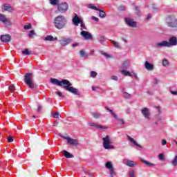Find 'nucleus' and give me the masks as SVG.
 <instances>
[{"mask_svg":"<svg viewBox=\"0 0 177 177\" xmlns=\"http://www.w3.org/2000/svg\"><path fill=\"white\" fill-rule=\"evenodd\" d=\"M50 82L51 84L57 85V86H63L65 91H67L68 92H70L73 95H80V91H78V89H77L76 88L71 86V83L68 80H62V81H60L56 78H52L50 80Z\"/></svg>","mask_w":177,"mask_h":177,"instance_id":"f257e3e1","label":"nucleus"},{"mask_svg":"<svg viewBox=\"0 0 177 177\" xmlns=\"http://www.w3.org/2000/svg\"><path fill=\"white\" fill-rule=\"evenodd\" d=\"M67 19L63 15H59L54 20V26L57 30H62L66 27Z\"/></svg>","mask_w":177,"mask_h":177,"instance_id":"f03ea898","label":"nucleus"},{"mask_svg":"<svg viewBox=\"0 0 177 177\" xmlns=\"http://www.w3.org/2000/svg\"><path fill=\"white\" fill-rule=\"evenodd\" d=\"M102 145L105 150H113L114 145H111V138L110 136H106L102 138Z\"/></svg>","mask_w":177,"mask_h":177,"instance_id":"7ed1b4c3","label":"nucleus"},{"mask_svg":"<svg viewBox=\"0 0 177 177\" xmlns=\"http://www.w3.org/2000/svg\"><path fill=\"white\" fill-rule=\"evenodd\" d=\"M166 24L171 28H177V19L176 16L169 15L166 18Z\"/></svg>","mask_w":177,"mask_h":177,"instance_id":"20e7f679","label":"nucleus"},{"mask_svg":"<svg viewBox=\"0 0 177 177\" xmlns=\"http://www.w3.org/2000/svg\"><path fill=\"white\" fill-rule=\"evenodd\" d=\"M105 109L106 110L109 111V113L111 114L113 118L115 119L116 121H118L120 125H122V127H124V125H125L126 122L125 121H124V119L118 118V115H117V113L113 111V110L110 109L108 106H106Z\"/></svg>","mask_w":177,"mask_h":177,"instance_id":"39448f33","label":"nucleus"},{"mask_svg":"<svg viewBox=\"0 0 177 177\" xmlns=\"http://www.w3.org/2000/svg\"><path fill=\"white\" fill-rule=\"evenodd\" d=\"M105 167L106 169H109L111 177L117 176V172L115 171V169H114V167H113V162L111 161L106 162L105 163Z\"/></svg>","mask_w":177,"mask_h":177,"instance_id":"423d86ee","label":"nucleus"},{"mask_svg":"<svg viewBox=\"0 0 177 177\" xmlns=\"http://www.w3.org/2000/svg\"><path fill=\"white\" fill-rule=\"evenodd\" d=\"M25 83L30 89H33L34 83L32 82V74L26 73L25 75Z\"/></svg>","mask_w":177,"mask_h":177,"instance_id":"0eeeda50","label":"nucleus"},{"mask_svg":"<svg viewBox=\"0 0 177 177\" xmlns=\"http://www.w3.org/2000/svg\"><path fill=\"white\" fill-rule=\"evenodd\" d=\"M57 10L59 13H66L68 10V3L66 2H62L58 4Z\"/></svg>","mask_w":177,"mask_h":177,"instance_id":"6e6552de","label":"nucleus"},{"mask_svg":"<svg viewBox=\"0 0 177 177\" xmlns=\"http://www.w3.org/2000/svg\"><path fill=\"white\" fill-rule=\"evenodd\" d=\"M61 46H67L69 44L73 42V39L71 37H62L59 40Z\"/></svg>","mask_w":177,"mask_h":177,"instance_id":"1a4fd4ad","label":"nucleus"},{"mask_svg":"<svg viewBox=\"0 0 177 177\" xmlns=\"http://www.w3.org/2000/svg\"><path fill=\"white\" fill-rule=\"evenodd\" d=\"M62 138L63 139H65V140L67 141V143L71 146H78V145H80V140L77 139H73L70 138V136H63Z\"/></svg>","mask_w":177,"mask_h":177,"instance_id":"9d476101","label":"nucleus"},{"mask_svg":"<svg viewBox=\"0 0 177 177\" xmlns=\"http://www.w3.org/2000/svg\"><path fill=\"white\" fill-rule=\"evenodd\" d=\"M0 21H1V23H3V24H5V26H6L7 27L12 26V22H10V20L6 18L5 15L0 14Z\"/></svg>","mask_w":177,"mask_h":177,"instance_id":"9b49d317","label":"nucleus"},{"mask_svg":"<svg viewBox=\"0 0 177 177\" xmlns=\"http://www.w3.org/2000/svg\"><path fill=\"white\" fill-rule=\"evenodd\" d=\"M123 164L127 165V167H130L131 168H133V167H136L138 165V162L131 160L129 159L123 160Z\"/></svg>","mask_w":177,"mask_h":177,"instance_id":"f8f14e48","label":"nucleus"},{"mask_svg":"<svg viewBox=\"0 0 177 177\" xmlns=\"http://www.w3.org/2000/svg\"><path fill=\"white\" fill-rule=\"evenodd\" d=\"M82 21V19H81L77 14L75 15L74 17L72 19V23L73 26H75L76 27H78Z\"/></svg>","mask_w":177,"mask_h":177,"instance_id":"ddd939ff","label":"nucleus"},{"mask_svg":"<svg viewBox=\"0 0 177 177\" xmlns=\"http://www.w3.org/2000/svg\"><path fill=\"white\" fill-rule=\"evenodd\" d=\"M141 114H142L143 117L147 120H150V109H149V108L145 107L141 109Z\"/></svg>","mask_w":177,"mask_h":177,"instance_id":"4468645a","label":"nucleus"},{"mask_svg":"<svg viewBox=\"0 0 177 177\" xmlns=\"http://www.w3.org/2000/svg\"><path fill=\"white\" fill-rule=\"evenodd\" d=\"M177 45V39L175 37H171L169 39V41H167L168 48H171V46H176Z\"/></svg>","mask_w":177,"mask_h":177,"instance_id":"2eb2a0df","label":"nucleus"},{"mask_svg":"<svg viewBox=\"0 0 177 177\" xmlns=\"http://www.w3.org/2000/svg\"><path fill=\"white\" fill-rule=\"evenodd\" d=\"M80 35L84 38V39H92V34L88 31L82 30L80 32Z\"/></svg>","mask_w":177,"mask_h":177,"instance_id":"dca6fc26","label":"nucleus"},{"mask_svg":"<svg viewBox=\"0 0 177 177\" xmlns=\"http://www.w3.org/2000/svg\"><path fill=\"white\" fill-rule=\"evenodd\" d=\"M130 67H131V61L127 59L122 62V68H123L124 70H127V69L129 68Z\"/></svg>","mask_w":177,"mask_h":177,"instance_id":"f3484780","label":"nucleus"},{"mask_svg":"<svg viewBox=\"0 0 177 177\" xmlns=\"http://www.w3.org/2000/svg\"><path fill=\"white\" fill-rule=\"evenodd\" d=\"M164 47L168 48V41L165 40L161 42H158L156 44V48H164Z\"/></svg>","mask_w":177,"mask_h":177,"instance_id":"a211bd4d","label":"nucleus"},{"mask_svg":"<svg viewBox=\"0 0 177 177\" xmlns=\"http://www.w3.org/2000/svg\"><path fill=\"white\" fill-rule=\"evenodd\" d=\"M126 24H127L129 27H136V22L129 18L126 19Z\"/></svg>","mask_w":177,"mask_h":177,"instance_id":"6ab92c4d","label":"nucleus"},{"mask_svg":"<svg viewBox=\"0 0 177 177\" xmlns=\"http://www.w3.org/2000/svg\"><path fill=\"white\" fill-rule=\"evenodd\" d=\"M1 42H10V35H1L0 37Z\"/></svg>","mask_w":177,"mask_h":177,"instance_id":"aec40b11","label":"nucleus"},{"mask_svg":"<svg viewBox=\"0 0 177 177\" xmlns=\"http://www.w3.org/2000/svg\"><path fill=\"white\" fill-rule=\"evenodd\" d=\"M127 138L129 142H130V143H132L133 145H134V146H137V147H140V148L142 147V146H140L139 144H138V142H136L135 139L132 138L129 135L127 136Z\"/></svg>","mask_w":177,"mask_h":177,"instance_id":"412c9836","label":"nucleus"},{"mask_svg":"<svg viewBox=\"0 0 177 177\" xmlns=\"http://www.w3.org/2000/svg\"><path fill=\"white\" fill-rule=\"evenodd\" d=\"M2 9L6 12H13V7L9 4H3Z\"/></svg>","mask_w":177,"mask_h":177,"instance_id":"4be33fe9","label":"nucleus"},{"mask_svg":"<svg viewBox=\"0 0 177 177\" xmlns=\"http://www.w3.org/2000/svg\"><path fill=\"white\" fill-rule=\"evenodd\" d=\"M120 90L122 92L123 97H125V99H131V94L126 92L124 87H120Z\"/></svg>","mask_w":177,"mask_h":177,"instance_id":"5701e85b","label":"nucleus"},{"mask_svg":"<svg viewBox=\"0 0 177 177\" xmlns=\"http://www.w3.org/2000/svg\"><path fill=\"white\" fill-rule=\"evenodd\" d=\"M145 67L147 70L151 71L154 70V65L150 64L149 62L146 61L145 64Z\"/></svg>","mask_w":177,"mask_h":177,"instance_id":"b1692460","label":"nucleus"},{"mask_svg":"<svg viewBox=\"0 0 177 177\" xmlns=\"http://www.w3.org/2000/svg\"><path fill=\"white\" fill-rule=\"evenodd\" d=\"M62 153H63L64 157H66V158H74V156L66 150H63Z\"/></svg>","mask_w":177,"mask_h":177,"instance_id":"393cba45","label":"nucleus"},{"mask_svg":"<svg viewBox=\"0 0 177 177\" xmlns=\"http://www.w3.org/2000/svg\"><path fill=\"white\" fill-rule=\"evenodd\" d=\"M44 41H57V37H53L52 35H47L44 39Z\"/></svg>","mask_w":177,"mask_h":177,"instance_id":"a878e982","label":"nucleus"},{"mask_svg":"<svg viewBox=\"0 0 177 177\" xmlns=\"http://www.w3.org/2000/svg\"><path fill=\"white\" fill-rule=\"evenodd\" d=\"M110 41L111 42V44H113L115 48H116L117 49H121V45H120V43L112 39H111Z\"/></svg>","mask_w":177,"mask_h":177,"instance_id":"bb28decb","label":"nucleus"},{"mask_svg":"<svg viewBox=\"0 0 177 177\" xmlns=\"http://www.w3.org/2000/svg\"><path fill=\"white\" fill-rule=\"evenodd\" d=\"M87 8L88 9H91L92 10H100V9H99V8L95 6V5L90 3L87 5Z\"/></svg>","mask_w":177,"mask_h":177,"instance_id":"cd10ccee","label":"nucleus"},{"mask_svg":"<svg viewBox=\"0 0 177 177\" xmlns=\"http://www.w3.org/2000/svg\"><path fill=\"white\" fill-rule=\"evenodd\" d=\"M97 41H99L100 44H103V42H106V37L103 35H99L97 36Z\"/></svg>","mask_w":177,"mask_h":177,"instance_id":"c85d7f7f","label":"nucleus"},{"mask_svg":"<svg viewBox=\"0 0 177 177\" xmlns=\"http://www.w3.org/2000/svg\"><path fill=\"white\" fill-rule=\"evenodd\" d=\"M140 161H142V162H144V164H145V165H147V167H154V164H153L147 160H145L142 158L140 159Z\"/></svg>","mask_w":177,"mask_h":177,"instance_id":"c756f323","label":"nucleus"},{"mask_svg":"<svg viewBox=\"0 0 177 177\" xmlns=\"http://www.w3.org/2000/svg\"><path fill=\"white\" fill-rule=\"evenodd\" d=\"M140 161H142V162H144V164H145V165H147V167H154V164H153L147 160H145L142 158L140 159Z\"/></svg>","mask_w":177,"mask_h":177,"instance_id":"7c9ffc66","label":"nucleus"},{"mask_svg":"<svg viewBox=\"0 0 177 177\" xmlns=\"http://www.w3.org/2000/svg\"><path fill=\"white\" fill-rule=\"evenodd\" d=\"M121 74H122V75H125V77H132V74L128 71L122 70L121 71Z\"/></svg>","mask_w":177,"mask_h":177,"instance_id":"2f4dec72","label":"nucleus"},{"mask_svg":"<svg viewBox=\"0 0 177 177\" xmlns=\"http://www.w3.org/2000/svg\"><path fill=\"white\" fill-rule=\"evenodd\" d=\"M50 5L56 6L59 5L60 0H49Z\"/></svg>","mask_w":177,"mask_h":177,"instance_id":"473e14b6","label":"nucleus"},{"mask_svg":"<svg viewBox=\"0 0 177 177\" xmlns=\"http://www.w3.org/2000/svg\"><path fill=\"white\" fill-rule=\"evenodd\" d=\"M97 12H100L99 13V16L102 18V19H104V17H106V12L100 9V10H97Z\"/></svg>","mask_w":177,"mask_h":177,"instance_id":"72a5a7b5","label":"nucleus"},{"mask_svg":"<svg viewBox=\"0 0 177 177\" xmlns=\"http://www.w3.org/2000/svg\"><path fill=\"white\" fill-rule=\"evenodd\" d=\"M80 30L81 31H84V30H86V26H85V23H84V21L80 22Z\"/></svg>","mask_w":177,"mask_h":177,"instance_id":"f704fd0d","label":"nucleus"},{"mask_svg":"<svg viewBox=\"0 0 177 177\" xmlns=\"http://www.w3.org/2000/svg\"><path fill=\"white\" fill-rule=\"evenodd\" d=\"M8 90L10 91V92L13 93V92H15L16 91V87L15 86V85L12 84L10 86H9Z\"/></svg>","mask_w":177,"mask_h":177,"instance_id":"c9c22d12","label":"nucleus"},{"mask_svg":"<svg viewBox=\"0 0 177 177\" xmlns=\"http://www.w3.org/2000/svg\"><path fill=\"white\" fill-rule=\"evenodd\" d=\"M80 54L82 56V57H88V54L85 53V50H81L80 51Z\"/></svg>","mask_w":177,"mask_h":177,"instance_id":"e433bc0d","label":"nucleus"},{"mask_svg":"<svg viewBox=\"0 0 177 177\" xmlns=\"http://www.w3.org/2000/svg\"><path fill=\"white\" fill-rule=\"evenodd\" d=\"M34 35H35V31L34 30H30L28 34V37L34 38Z\"/></svg>","mask_w":177,"mask_h":177,"instance_id":"4c0bfd02","label":"nucleus"},{"mask_svg":"<svg viewBox=\"0 0 177 177\" xmlns=\"http://www.w3.org/2000/svg\"><path fill=\"white\" fill-rule=\"evenodd\" d=\"M93 117L94 118H100V117H102V114L95 112V113H93Z\"/></svg>","mask_w":177,"mask_h":177,"instance_id":"58836bf2","label":"nucleus"},{"mask_svg":"<svg viewBox=\"0 0 177 177\" xmlns=\"http://www.w3.org/2000/svg\"><path fill=\"white\" fill-rule=\"evenodd\" d=\"M171 164H172V165H174V167H176V165H177V156H176L174 158L173 160L171 161Z\"/></svg>","mask_w":177,"mask_h":177,"instance_id":"ea45409f","label":"nucleus"},{"mask_svg":"<svg viewBox=\"0 0 177 177\" xmlns=\"http://www.w3.org/2000/svg\"><path fill=\"white\" fill-rule=\"evenodd\" d=\"M91 77L92 78H96V77H97V73H96L93 71H91Z\"/></svg>","mask_w":177,"mask_h":177,"instance_id":"a19ab883","label":"nucleus"},{"mask_svg":"<svg viewBox=\"0 0 177 177\" xmlns=\"http://www.w3.org/2000/svg\"><path fill=\"white\" fill-rule=\"evenodd\" d=\"M97 129H109V127L107 126H102V125H97Z\"/></svg>","mask_w":177,"mask_h":177,"instance_id":"79ce46f5","label":"nucleus"},{"mask_svg":"<svg viewBox=\"0 0 177 177\" xmlns=\"http://www.w3.org/2000/svg\"><path fill=\"white\" fill-rule=\"evenodd\" d=\"M158 158L159 160H160L161 161H164V160H165V156H164V153H160L158 155Z\"/></svg>","mask_w":177,"mask_h":177,"instance_id":"37998d69","label":"nucleus"},{"mask_svg":"<svg viewBox=\"0 0 177 177\" xmlns=\"http://www.w3.org/2000/svg\"><path fill=\"white\" fill-rule=\"evenodd\" d=\"M129 177H135V170H131L129 171Z\"/></svg>","mask_w":177,"mask_h":177,"instance_id":"c03bdc74","label":"nucleus"},{"mask_svg":"<svg viewBox=\"0 0 177 177\" xmlns=\"http://www.w3.org/2000/svg\"><path fill=\"white\" fill-rule=\"evenodd\" d=\"M31 27H32L31 24H28V25H25L24 26V30H30Z\"/></svg>","mask_w":177,"mask_h":177,"instance_id":"a18cd8bd","label":"nucleus"},{"mask_svg":"<svg viewBox=\"0 0 177 177\" xmlns=\"http://www.w3.org/2000/svg\"><path fill=\"white\" fill-rule=\"evenodd\" d=\"M162 64V66H164V67H167V66H168L169 64L168 60H167L166 59H163Z\"/></svg>","mask_w":177,"mask_h":177,"instance_id":"49530a36","label":"nucleus"},{"mask_svg":"<svg viewBox=\"0 0 177 177\" xmlns=\"http://www.w3.org/2000/svg\"><path fill=\"white\" fill-rule=\"evenodd\" d=\"M88 125H89L90 127H94L95 128H97V125H98V124H96V123H95V122H89V123H88Z\"/></svg>","mask_w":177,"mask_h":177,"instance_id":"de8ad7c7","label":"nucleus"},{"mask_svg":"<svg viewBox=\"0 0 177 177\" xmlns=\"http://www.w3.org/2000/svg\"><path fill=\"white\" fill-rule=\"evenodd\" d=\"M101 55H103L104 56H105V57H111L110 55L106 53H104L103 51L101 52Z\"/></svg>","mask_w":177,"mask_h":177,"instance_id":"09e8293b","label":"nucleus"},{"mask_svg":"<svg viewBox=\"0 0 177 177\" xmlns=\"http://www.w3.org/2000/svg\"><path fill=\"white\" fill-rule=\"evenodd\" d=\"M23 55H30V51L26 49L25 50L22 51Z\"/></svg>","mask_w":177,"mask_h":177,"instance_id":"8fccbe9b","label":"nucleus"},{"mask_svg":"<svg viewBox=\"0 0 177 177\" xmlns=\"http://www.w3.org/2000/svg\"><path fill=\"white\" fill-rule=\"evenodd\" d=\"M53 117L54 118H59V113H57V112L54 113L53 115Z\"/></svg>","mask_w":177,"mask_h":177,"instance_id":"3c124183","label":"nucleus"},{"mask_svg":"<svg viewBox=\"0 0 177 177\" xmlns=\"http://www.w3.org/2000/svg\"><path fill=\"white\" fill-rule=\"evenodd\" d=\"M111 80H113V81H118V77L117 76H111Z\"/></svg>","mask_w":177,"mask_h":177,"instance_id":"603ef678","label":"nucleus"},{"mask_svg":"<svg viewBox=\"0 0 177 177\" xmlns=\"http://www.w3.org/2000/svg\"><path fill=\"white\" fill-rule=\"evenodd\" d=\"M57 95H58L59 97H64V95H63V93H62L60 91H57Z\"/></svg>","mask_w":177,"mask_h":177,"instance_id":"864d4df0","label":"nucleus"},{"mask_svg":"<svg viewBox=\"0 0 177 177\" xmlns=\"http://www.w3.org/2000/svg\"><path fill=\"white\" fill-rule=\"evenodd\" d=\"M159 82H160V80H158V79L157 78L153 79V84H155L156 85H157Z\"/></svg>","mask_w":177,"mask_h":177,"instance_id":"5fc2aeb1","label":"nucleus"},{"mask_svg":"<svg viewBox=\"0 0 177 177\" xmlns=\"http://www.w3.org/2000/svg\"><path fill=\"white\" fill-rule=\"evenodd\" d=\"M8 141L9 142V143H12V142H13V137L9 136L8 138Z\"/></svg>","mask_w":177,"mask_h":177,"instance_id":"6e6d98bb","label":"nucleus"},{"mask_svg":"<svg viewBox=\"0 0 177 177\" xmlns=\"http://www.w3.org/2000/svg\"><path fill=\"white\" fill-rule=\"evenodd\" d=\"M136 12L138 16H140V11H139V8H138L137 6H136Z\"/></svg>","mask_w":177,"mask_h":177,"instance_id":"4d7b16f0","label":"nucleus"},{"mask_svg":"<svg viewBox=\"0 0 177 177\" xmlns=\"http://www.w3.org/2000/svg\"><path fill=\"white\" fill-rule=\"evenodd\" d=\"M170 93H171V95H174L177 96V91L171 90Z\"/></svg>","mask_w":177,"mask_h":177,"instance_id":"13d9d810","label":"nucleus"},{"mask_svg":"<svg viewBox=\"0 0 177 177\" xmlns=\"http://www.w3.org/2000/svg\"><path fill=\"white\" fill-rule=\"evenodd\" d=\"M91 19H92L93 20H94L95 21H99V18H97V17H95V16H92V17H91Z\"/></svg>","mask_w":177,"mask_h":177,"instance_id":"bf43d9fd","label":"nucleus"},{"mask_svg":"<svg viewBox=\"0 0 177 177\" xmlns=\"http://www.w3.org/2000/svg\"><path fill=\"white\" fill-rule=\"evenodd\" d=\"M119 10H125V6H120L119 7Z\"/></svg>","mask_w":177,"mask_h":177,"instance_id":"052dcab7","label":"nucleus"},{"mask_svg":"<svg viewBox=\"0 0 177 177\" xmlns=\"http://www.w3.org/2000/svg\"><path fill=\"white\" fill-rule=\"evenodd\" d=\"M167 145V140H162V146H165Z\"/></svg>","mask_w":177,"mask_h":177,"instance_id":"680f3d73","label":"nucleus"},{"mask_svg":"<svg viewBox=\"0 0 177 177\" xmlns=\"http://www.w3.org/2000/svg\"><path fill=\"white\" fill-rule=\"evenodd\" d=\"M156 110H158L159 114H161V107L156 106Z\"/></svg>","mask_w":177,"mask_h":177,"instance_id":"e2e57ef3","label":"nucleus"},{"mask_svg":"<svg viewBox=\"0 0 177 177\" xmlns=\"http://www.w3.org/2000/svg\"><path fill=\"white\" fill-rule=\"evenodd\" d=\"M79 45H80L79 43H75V44H72V48H75V47L78 46Z\"/></svg>","mask_w":177,"mask_h":177,"instance_id":"0e129e2a","label":"nucleus"},{"mask_svg":"<svg viewBox=\"0 0 177 177\" xmlns=\"http://www.w3.org/2000/svg\"><path fill=\"white\" fill-rule=\"evenodd\" d=\"M125 113H126V114H129V113H131V109H127L125 110Z\"/></svg>","mask_w":177,"mask_h":177,"instance_id":"69168bd1","label":"nucleus"},{"mask_svg":"<svg viewBox=\"0 0 177 177\" xmlns=\"http://www.w3.org/2000/svg\"><path fill=\"white\" fill-rule=\"evenodd\" d=\"M151 19V15L149 14L147 17V20H150Z\"/></svg>","mask_w":177,"mask_h":177,"instance_id":"338daca9","label":"nucleus"},{"mask_svg":"<svg viewBox=\"0 0 177 177\" xmlns=\"http://www.w3.org/2000/svg\"><path fill=\"white\" fill-rule=\"evenodd\" d=\"M41 110H42V106H39L38 109H37V111L39 113L41 111Z\"/></svg>","mask_w":177,"mask_h":177,"instance_id":"774afa93","label":"nucleus"}]
</instances>
